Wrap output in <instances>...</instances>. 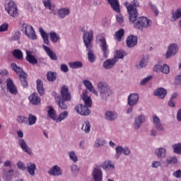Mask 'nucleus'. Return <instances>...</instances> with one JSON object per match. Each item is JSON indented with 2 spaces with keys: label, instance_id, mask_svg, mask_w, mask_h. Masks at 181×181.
I'll use <instances>...</instances> for the list:
<instances>
[{
  "label": "nucleus",
  "instance_id": "37998d69",
  "mask_svg": "<svg viewBox=\"0 0 181 181\" xmlns=\"http://www.w3.org/2000/svg\"><path fill=\"white\" fill-rule=\"evenodd\" d=\"M69 65L71 69H81L83 67V63L80 61L70 62Z\"/></svg>",
  "mask_w": 181,
  "mask_h": 181
},
{
  "label": "nucleus",
  "instance_id": "4468645a",
  "mask_svg": "<svg viewBox=\"0 0 181 181\" xmlns=\"http://www.w3.org/2000/svg\"><path fill=\"white\" fill-rule=\"evenodd\" d=\"M92 177L94 181H103V170L98 166L93 168Z\"/></svg>",
  "mask_w": 181,
  "mask_h": 181
},
{
  "label": "nucleus",
  "instance_id": "de8ad7c7",
  "mask_svg": "<svg viewBox=\"0 0 181 181\" xmlns=\"http://www.w3.org/2000/svg\"><path fill=\"white\" fill-rule=\"evenodd\" d=\"M42 3L44 6H45L47 9H49V11H54V8H56V6L53 5L52 1H42Z\"/></svg>",
  "mask_w": 181,
  "mask_h": 181
},
{
  "label": "nucleus",
  "instance_id": "338daca9",
  "mask_svg": "<svg viewBox=\"0 0 181 181\" xmlns=\"http://www.w3.org/2000/svg\"><path fill=\"white\" fill-rule=\"evenodd\" d=\"M116 153H119V155L122 154V152L124 151V148L121 146H118L115 148Z\"/></svg>",
  "mask_w": 181,
  "mask_h": 181
},
{
  "label": "nucleus",
  "instance_id": "7c9ffc66",
  "mask_svg": "<svg viewBox=\"0 0 181 181\" xmlns=\"http://www.w3.org/2000/svg\"><path fill=\"white\" fill-rule=\"evenodd\" d=\"M155 154L156 155L157 158H158V159H163V158H165L166 156V148H157L155 151Z\"/></svg>",
  "mask_w": 181,
  "mask_h": 181
},
{
  "label": "nucleus",
  "instance_id": "4c0bfd02",
  "mask_svg": "<svg viewBox=\"0 0 181 181\" xmlns=\"http://www.w3.org/2000/svg\"><path fill=\"white\" fill-rule=\"evenodd\" d=\"M181 18V8H177L175 12H172L171 21L172 22H176L177 19Z\"/></svg>",
  "mask_w": 181,
  "mask_h": 181
},
{
  "label": "nucleus",
  "instance_id": "79ce46f5",
  "mask_svg": "<svg viewBox=\"0 0 181 181\" xmlns=\"http://www.w3.org/2000/svg\"><path fill=\"white\" fill-rule=\"evenodd\" d=\"M28 120V125H35L36 124V122L37 121V117L36 116L29 114L28 117L27 118V121Z\"/></svg>",
  "mask_w": 181,
  "mask_h": 181
},
{
  "label": "nucleus",
  "instance_id": "6e6552de",
  "mask_svg": "<svg viewBox=\"0 0 181 181\" xmlns=\"http://www.w3.org/2000/svg\"><path fill=\"white\" fill-rule=\"evenodd\" d=\"M5 9L12 18H15L18 15V7L13 1H10L7 3L5 5Z\"/></svg>",
  "mask_w": 181,
  "mask_h": 181
},
{
  "label": "nucleus",
  "instance_id": "423d86ee",
  "mask_svg": "<svg viewBox=\"0 0 181 181\" xmlns=\"http://www.w3.org/2000/svg\"><path fill=\"white\" fill-rule=\"evenodd\" d=\"M21 31L25 35V36L28 37L29 39H32V40H36V39H37L33 27L26 23L22 24Z\"/></svg>",
  "mask_w": 181,
  "mask_h": 181
},
{
  "label": "nucleus",
  "instance_id": "c9c22d12",
  "mask_svg": "<svg viewBox=\"0 0 181 181\" xmlns=\"http://www.w3.org/2000/svg\"><path fill=\"white\" fill-rule=\"evenodd\" d=\"M12 55L17 60H23V52L21 49H16L13 51Z\"/></svg>",
  "mask_w": 181,
  "mask_h": 181
},
{
  "label": "nucleus",
  "instance_id": "2f4dec72",
  "mask_svg": "<svg viewBox=\"0 0 181 181\" xmlns=\"http://www.w3.org/2000/svg\"><path fill=\"white\" fill-rule=\"evenodd\" d=\"M100 168L105 170V169H107L108 170H111V169L115 168V165L112 163V161L108 160L105 161L103 163L101 164Z\"/></svg>",
  "mask_w": 181,
  "mask_h": 181
},
{
  "label": "nucleus",
  "instance_id": "a211bd4d",
  "mask_svg": "<svg viewBox=\"0 0 181 181\" xmlns=\"http://www.w3.org/2000/svg\"><path fill=\"white\" fill-rule=\"evenodd\" d=\"M127 47H135L138 45V37L135 35H129L126 40Z\"/></svg>",
  "mask_w": 181,
  "mask_h": 181
},
{
  "label": "nucleus",
  "instance_id": "2eb2a0df",
  "mask_svg": "<svg viewBox=\"0 0 181 181\" xmlns=\"http://www.w3.org/2000/svg\"><path fill=\"white\" fill-rule=\"evenodd\" d=\"M14 175L19 176V172L18 170L15 171L13 168H11L8 172L4 174L3 179L4 181H12Z\"/></svg>",
  "mask_w": 181,
  "mask_h": 181
},
{
  "label": "nucleus",
  "instance_id": "b1692460",
  "mask_svg": "<svg viewBox=\"0 0 181 181\" xmlns=\"http://www.w3.org/2000/svg\"><path fill=\"white\" fill-rule=\"evenodd\" d=\"M18 145L21 146V149L24 151L26 153H28V155H32V151L29 149V146H28V144H26V141H25V139H18Z\"/></svg>",
  "mask_w": 181,
  "mask_h": 181
},
{
  "label": "nucleus",
  "instance_id": "473e14b6",
  "mask_svg": "<svg viewBox=\"0 0 181 181\" xmlns=\"http://www.w3.org/2000/svg\"><path fill=\"white\" fill-rule=\"evenodd\" d=\"M81 130L84 131L85 134H90V131H91V124H90V121L85 120L83 122Z\"/></svg>",
  "mask_w": 181,
  "mask_h": 181
},
{
  "label": "nucleus",
  "instance_id": "ddd939ff",
  "mask_svg": "<svg viewBox=\"0 0 181 181\" xmlns=\"http://www.w3.org/2000/svg\"><path fill=\"white\" fill-rule=\"evenodd\" d=\"M99 42H100V46L103 52V57L105 59H108V45H107L105 37H100L99 38Z\"/></svg>",
  "mask_w": 181,
  "mask_h": 181
},
{
  "label": "nucleus",
  "instance_id": "cd10ccee",
  "mask_svg": "<svg viewBox=\"0 0 181 181\" xmlns=\"http://www.w3.org/2000/svg\"><path fill=\"white\" fill-rule=\"evenodd\" d=\"M105 118L107 121H110V122L115 121V119L118 118V114H117V112H115L107 111L105 113Z\"/></svg>",
  "mask_w": 181,
  "mask_h": 181
},
{
  "label": "nucleus",
  "instance_id": "09e8293b",
  "mask_svg": "<svg viewBox=\"0 0 181 181\" xmlns=\"http://www.w3.org/2000/svg\"><path fill=\"white\" fill-rule=\"evenodd\" d=\"M16 121L18 124H28V117L25 116L17 117Z\"/></svg>",
  "mask_w": 181,
  "mask_h": 181
},
{
  "label": "nucleus",
  "instance_id": "e433bc0d",
  "mask_svg": "<svg viewBox=\"0 0 181 181\" xmlns=\"http://www.w3.org/2000/svg\"><path fill=\"white\" fill-rule=\"evenodd\" d=\"M125 56H127V52H125V51L117 50V51H116L113 59L115 60H116V62H118V59H124V57H125Z\"/></svg>",
  "mask_w": 181,
  "mask_h": 181
},
{
  "label": "nucleus",
  "instance_id": "1a4fd4ad",
  "mask_svg": "<svg viewBox=\"0 0 181 181\" xmlns=\"http://www.w3.org/2000/svg\"><path fill=\"white\" fill-rule=\"evenodd\" d=\"M93 30L83 32V42L86 48L93 47Z\"/></svg>",
  "mask_w": 181,
  "mask_h": 181
},
{
  "label": "nucleus",
  "instance_id": "c756f323",
  "mask_svg": "<svg viewBox=\"0 0 181 181\" xmlns=\"http://www.w3.org/2000/svg\"><path fill=\"white\" fill-rule=\"evenodd\" d=\"M26 169L30 176H35L36 172V164L32 163H27Z\"/></svg>",
  "mask_w": 181,
  "mask_h": 181
},
{
  "label": "nucleus",
  "instance_id": "ea45409f",
  "mask_svg": "<svg viewBox=\"0 0 181 181\" xmlns=\"http://www.w3.org/2000/svg\"><path fill=\"white\" fill-rule=\"evenodd\" d=\"M48 108V117H49L51 119L56 121V119H57V117L56 116V110H54V108H53L52 106H49Z\"/></svg>",
  "mask_w": 181,
  "mask_h": 181
},
{
  "label": "nucleus",
  "instance_id": "5fc2aeb1",
  "mask_svg": "<svg viewBox=\"0 0 181 181\" xmlns=\"http://www.w3.org/2000/svg\"><path fill=\"white\" fill-rule=\"evenodd\" d=\"M148 5L149 6H151L152 11H153L156 16H158L159 15V10H158V8L156 7V6L153 5L152 2H149Z\"/></svg>",
  "mask_w": 181,
  "mask_h": 181
},
{
  "label": "nucleus",
  "instance_id": "9d476101",
  "mask_svg": "<svg viewBox=\"0 0 181 181\" xmlns=\"http://www.w3.org/2000/svg\"><path fill=\"white\" fill-rule=\"evenodd\" d=\"M179 52V45L176 43H172L170 44L168 47V50L165 54L166 59H170V57H173V56H175L176 53Z\"/></svg>",
  "mask_w": 181,
  "mask_h": 181
},
{
  "label": "nucleus",
  "instance_id": "13d9d810",
  "mask_svg": "<svg viewBox=\"0 0 181 181\" xmlns=\"http://www.w3.org/2000/svg\"><path fill=\"white\" fill-rule=\"evenodd\" d=\"M167 162L168 163H177V158L174 156V157H169L167 158Z\"/></svg>",
  "mask_w": 181,
  "mask_h": 181
},
{
  "label": "nucleus",
  "instance_id": "49530a36",
  "mask_svg": "<svg viewBox=\"0 0 181 181\" xmlns=\"http://www.w3.org/2000/svg\"><path fill=\"white\" fill-rule=\"evenodd\" d=\"M67 117H69V112L64 111L62 113L59 114V117L57 119V121H58V122H62V121L66 119Z\"/></svg>",
  "mask_w": 181,
  "mask_h": 181
},
{
  "label": "nucleus",
  "instance_id": "c85d7f7f",
  "mask_svg": "<svg viewBox=\"0 0 181 181\" xmlns=\"http://www.w3.org/2000/svg\"><path fill=\"white\" fill-rule=\"evenodd\" d=\"M86 52H88V60H89L90 63H94V62H95L96 57L93 51V47L86 48Z\"/></svg>",
  "mask_w": 181,
  "mask_h": 181
},
{
  "label": "nucleus",
  "instance_id": "e2e57ef3",
  "mask_svg": "<svg viewBox=\"0 0 181 181\" xmlns=\"http://www.w3.org/2000/svg\"><path fill=\"white\" fill-rule=\"evenodd\" d=\"M61 71L67 73L69 71V66L66 64H61Z\"/></svg>",
  "mask_w": 181,
  "mask_h": 181
},
{
  "label": "nucleus",
  "instance_id": "6e6d98bb",
  "mask_svg": "<svg viewBox=\"0 0 181 181\" xmlns=\"http://www.w3.org/2000/svg\"><path fill=\"white\" fill-rule=\"evenodd\" d=\"M21 39V32L16 31L14 34H13V36L11 37V40H19Z\"/></svg>",
  "mask_w": 181,
  "mask_h": 181
},
{
  "label": "nucleus",
  "instance_id": "f3484780",
  "mask_svg": "<svg viewBox=\"0 0 181 181\" xmlns=\"http://www.w3.org/2000/svg\"><path fill=\"white\" fill-rule=\"evenodd\" d=\"M47 173L51 176H62L63 175V170L59 165H54L49 169Z\"/></svg>",
  "mask_w": 181,
  "mask_h": 181
},
{
  "label": "nucleus",
  "instance_id": "bf43d9fd",
  "mask_svg": "<svg viewBox=\"0 0 181 181\" xmlns=\"http://www.w3.org/2000/svg\"><path fill=\"white\" fill-rule=\"evenodd\" d=\"M152 80V76H148L146 78H144L143 80H141L140 84L141 86H145V84H146V83H148V81Z\"/></svg>",
  "mask_w": 181,
  "mask_h": 181
},
{
  "label": "nucleus",
  "instance_id": "39448f33",
  "mask_svg": "<svg viewBox=\"0 0 181 181\" xmlns=\"http://www.w3.org/2000/svg\"><path fill=\"white\" fill-rule=\"evenodd\" d=\"M11 67L12 70L16 71L17 74L19 76V80L24 88H26L28 87V74H26L25 71H23V69L18 66V65L16 63H11Z\"/></svg>",
  "mask_w": 181,
  "mask_h": 181
},
{
  "label": "nucleus",
  "instance_id": "5701e85b",
  "mask_svg": "<svg viewBox=\"0 0 181 181\" xmlns=\"http://www.w3.org/2000/svg\"><path fill=\"white\" fill-rule=\"evenodd\" d=\"M42 47L46 52L47 56H49V57L51 59V60H54V62L57 60V55L56 54V53H54V52H53V50H52V49H50V47L46 45H42Z\"/></svg>",
  "mask_w": 181,
  "mask_h": 181
},
{
  "label": "nucleus",
  "instance_id": "6ab92c4d",
  "mask_svg": "<svg viewBox=\"0 0 181 181\" xmlns=\"http://www.w3.org/2000/svg\"><path fill=\"white\" fill-rule=\"evenodd\" d=\"M117 64V60H115L114 58L106 59L103 62V69H105L106 70H110V69H114V66Z\"/></svg>",
  "mask_w": 181,
  "mask_h": 181
},
{
  "label": "nucleus",
  "instance_id": "8fccbe9b",
  "mask_svg": "<svg viewBox=\"0 0 181 181\" xmlns=\"http://www.w3.org/2000/svg\"><path fill=\"white\" fill-rule=\"evenodd\" d=\"M69 156L71 160H73V162L76 163L77 160H78V158L77 157V155L74 151H71L69 153Z\"/></svg>",
  "mask_w": 181,
  "mask_h": 181
},
{
  "label": "nucleus",
  "instance_id": "aec40b11",
  "mask_svg": "<svg viewBox=\"0 0 181 181\" xmlns=\"http://www.w3.org/2000/svg\"><path fill=\"white\" fill-rule=\"evenodd\" d=\"M25 53H26V57H25L26 62L30 63V64H33V66H35V64H37V59H36V57L32 54L31 51L26 50Z\"/></svg>",
  "mask_w": 181,
  "mask_h": 181
},
{
  "label": "nucleus",
  "instance_id": "4d7b16f0",
  "mask_svg": "<svg viewBox=\"0 0 181 181\" xmlns=\"http://www.w3.org/2000/svg\"><path fill=\"white\" fill-rule=\"evenodd\" d=\"M137 69H144L146 67V63L145 62V58L140 60L139 64L136 65Z\"/></svg>",
  "mask_w": 181,
  "mask_h": 181
},
{
  "label": "nucleus",
  "instance_id": "a18cd8bd",
  "mask_svg": "<svg viewBox=\"0 0 181 181\" xmlns=\"http://www.w3.org/2000/svg\"><path fill=\"white\" fill-rule=\"evenodd\" d=\"M173 149L174 153H176L177 155H181V144H175L173 145Z\"/></svg>",
  "mask_w": 181,
  "mask_h": 181
},
{
  "label": "nucleus",
  "instance_id": "f03ea898",
  "mask_svg": "<svg viewBox=\"0 0 181 181\" xmlns=\"http://www.w3.org/2000/svg\"><path fill=\"white\" fill-rule=\"evenodd\" d=\"M82 98L84 102V105H77L75 107V111H76V112L81 115L87 117V115H90L91 114V110H90L88 108H90L91 105H93V100H91V98L86 95V93H83Z\"/></svg>",
  "mask_w": 181,
  "mask_h": 181
},
{
  "label": "nucleus",
  "instance_id": "864d4df0",
  "mask_svg": "<svg viewBox=\"0 0 181 181\" xmlns=\"http://www.w3.org/2000/svg\"><path fill=\"white\" fill-rule=\"evenodd\" d=\"M16 166L18 169H20V170H23V172L24 170H26V165L25 163H22V161H18L16 163Z\"/></svg>",
  "mask_w": 181,
  "mask_h": 181
},
{
  "label": "nucleus",
  "instance_id": "f257e3e1",
  "mask_svg": "<svg viewBox=\"0 0 181 181\" xmlns=\"http://www.w3.org/2000/svg\"><path fill=\"white\" fill-rule=\"evenodd\" d=\"M60 93L61 95H57L54 97L55 101L61 110H67V101H71V94L66 86L61 88Z\"/></svg>",
  "mask_w": 181,
  "mask_h": 181
},
{
  "label": "nucleus",
  "instance_id": "20e7f679",
  "mask_svg": "<svg viewBox=\"0 0 181 181\" xmlns=\"http://www.w3.org/2000/svg\"><path fill=\"white\" fill-rule=\"evenodd\" d=\"M97 87L102 102L107 103L108 97H111L113 93L111 86L108 83L101 81L98 83Z\"/></svg>",
  "mask_w": 181,
  "mask_h": 181
},
{
  "label": "nucleus",
  "instance_id": "774afa93",
  "mask_svg": "<svg viewBox=\"0 0 181 181\" xmlns=\"http://www.w3.org/2000/svg\"><path fill=\"white\" fill-rule=\"evenodd\" d=\"M123 153L126 156H129V155H131V150L128 147L123 148Z\"/></svg>",
  "mask_w": 181,
  "mask_h": 181
},
{
  "label": "nucleus",
  "instance_id": "dca6fc26",
  "mask_svg": "<svg viewBox=\"0 0 181 181\" xmlns=\"http://www.w3.org/2000/svg\"><path fill=\"white\" fill-rule=\"evenodd\" d=\"M6 87L11 94H14V95H16V94H18V88H16V86H15V84L13 83V81H12L11 78H7L6 80Z\"/></svg>",
  "mask_w": 181,
  "mask_h": 181
},
{
  "label": "nucleus",
  "instance_id": "603ef678",
  "mask_svg": "<svg viewBox=\"0 0 181 181\" xmlns=\"http://www.w3.org/2000/svg\"><path fill=\"white\" fill-rule=\"evenodd\" d=\"M83 85L89 91L94 87L93 86V84L91 83V82L88 80H84Z\"/></svg>",
  "mask_w": 181,
  "mask_h": 181
},
{
  "label": "nucleus",
  "instance_id": "69168bd1",
  "mask_svg": "<svg viewBox=\"0 0 181 181\" xmlns=\"http://www.w3.org/2000/svg\"><path fill=\"white\" fill-rule=\"evenodd\" d=\"M173 175L174 177H176L177 179H180L181 177V170H177L175 173H173Z\"/></svg>",
  "mask_w": 181,
  "mask_h": 181
},
{
  "label": "nucleus",
  "instance_id": "0eeeda50",
  "mask_svg": "<svg viewBox=\"0 0 181 181\" xmlns=\"http://www.w3.org/2000/svg\"><path fill=\"white\" fill-rule=\"evenodd\" d=\"M136 23L134 24L136 29H141V28H151L152 25V21L148 19L145 16L139 17L136 18Z\"/></svg>",
  "mask_w": 181,
  "mask_h": 181
},
{
  "label": "nucleus",
  "instance_id": "4be33fe9",
  "mask_svg": "<svg viewBox=\"0 0 181 181\" xmlns=\"http://www.w3.org/2000/svg\"><path fill=\"white\" fill-rule=\"evenodd\" d=\"M69 15H70V9L69 8H61L57 11V16L60 19H64Z\"/></svg>",
  "mask_w": 181,
  "mask_h": 181
},
{
  "label": "nucleus",
  "instance_id": "a878e982",
  "mask_svg": "<svg viewBox=\"0 0 181 181\" xmlns=\"http://www.w3.org/2000/svg\"><path fill=\"white\" fill-rule=\"evenodd\" d=\"M167 94L168 91L163 88H159L154 91V95H156V97H158L161 100H163Z\"/></svg>",
  "mask_w": 181,
  "mask_h": 181
},
{
  "label": "nucleus",
  "instance_id": "0e129e2a",
  "mask_svg": "<svg viewBox=\"0 0 181 181\" xmlns=\"http://www.w3.org/2000/svg\"><path fill=\"white\" fill-rule=\"evenodd\" d=\"M116 21H117L119 25L124 23V17L122 15L116 16Z\"/></svg>",
  "mask_w": 181,
  "mask_h": 181
},
{
  "label": "nucleus",
  "instance_id": "c03bdc74",
  "mask_svg": "<svg viewBox=\"0 0 181 181\" xmlns=\"http://www.w3.org/2000/svg\"><path fill=\"white\" fill-rule=\"evenodd\" d=\"M49 37L53 43H57V41L59 40V39H60V37L57 35V33L54 31H52L49 33Z\"/></svg>",
  "mask_w": 181,
  "mask_h": 181
},
{
  "label": "nucleus",
  "instance_id": "680f3d73",
  "mask_svg": "<svg viewBox=\"0 0 181 181\" xmlns=\"http://www.w3.org/2000/svg\"><path fill=\"white\" fill-rule=\"evenodd\" d=\"M8 23H3L0 26V32H6L8 30Z\"/></svg>",
  "mask_w": 181,
  "mask_h": 181
},
{
  "label": "nucleus",
  "instance_id": "f8f14e48",
  "mask_svg": "<svg viewBox=\"0 0 181 181\" xmlns=\"http://www.w3.org/2000/svg\"><path fill=\"white\" fill-rule=\"evenodd\" d=\"M139 102V95L138 93H132L127 98V104L129 107H134Z\"/></svg>",
  "mask_w": 181,
  "mask_h": 181
},
{
  "label": "nucleus",
  "instance_id": "a19ab883",
  "mask_svg": "<svg viewBox=\"0 0 181 181\" xmlns=\"http://www.w3.org/2000/svg\"><path fill=\"white\" fill-rule=\"evenodd\" d=\"M124 35H125V30L123 28H121L117 32H116L115 37L117 38V42H121Z\"/></svg>",
  "mask_w": 181,
  "mask_h": 181
},
{
  "label": "nucleus",
  "instance_id": "052dcab7",
  "mask_svg": "<svg viewBox=\"0 0 181 181\" xmlns=\"http://www.w3.org/2000/svg\"><path fill=\"white\" fill-rule=\"evenodd\" d=\"M71 169V172H73V173H74L75 175H77V173H78V171L80 170L78 166H77L76 165H73Z\"/></svg>",
  "mask_w": 181,
  "mask_h": 181
},
{
  "label": "nucleus",
  "instance_id": "f704fd0d",
  "mask_svg": "<svg viewBox=\"0 0 181 181\" xmlns=\"http://www.w3.org/2000/svg\"><path fill=\"white\" fill-rule=\"evenodd\" d=\"M37 90L40 94V95H45V88L43 87V82L42 80H37Z\"/></svg>",
  "mask_w": 181,
  "mask_h": 181
},
{
  "label": "nucleus",
  "instance_id": "9b49d317",
  "mask_svg": "<svg viewBox=\"0 0 181 181\" xmlns=\"http://www.w3.org/2000/svg\"><path fill=\"white\" fill-rule=\"evenodd\" d=\"M145 122V115H141L136 117H135V120L132 124V127L134 131H138L142 125Z\"/></svg>",
  "mask_w": 181,
  "mask_h": 181
},
{
  "label": "nucleus",
  "instance_id": "bb28decb",
  "mask_svg": "<svg viewBox=\"0 0 181 181\" xmlns=\"http://www.w3.org/2000/svg\"><path fill=\"white\" fill-rule=\"evenodd\" d=\"M28 99L33 105H39L40 104V98L37 96V93H36L31 94Z\"/></svg>",
  "mask_w": 181,
  "mask_h": 181
},
{
  "label": "nucleus",
  "instance_id": "3c124183",
  "mask_svg": "<svg viewBox=\"0 0 181 181\" xmlns=\"http://www.w3.org/2000/svg\"><path fill=\"white\" fill-rule=\"evenodd\" d=\"M169 71H170V69H169V66H168V64H164L163 66H161V73L168 74Z\"/></svg>",
  "mask_w": 181,
  "mask_h": 181
},
{
  "label": "nucleus",
  "instance_id": "7ed1b4c3",
  "mask_svg": "<svg viewBox=\"0 0 181 181\" xmlns=\"http://www.w3.org/2000/svg\"><path fill=\"white\" fill-rule=\"evenodd\" d=\"M125 6L127 9L130 23H135L136 18H138V10L136 8H139V1L133 0L131 3L126 2Z\"/></svg>",
  "mask_w": 181,
  "mask_h": 181
},
{
  "label": "nucleus",
  "instance_id": "58836bf2",
  "mask_svg": "<svg viewBox=\"0 0 181 181\" xmlns=\"http://www.w3.org/2000/svg\"><path fill=\"white\" fill-rule=\"evenodd\" d=\"M47 78L48 81H51L52 83H53L54 81H56L57 78V73L49 71L47 74Z\"/></svg>",
  "mask_w": 181,
  "mask_h": 181
},
{
  "label": "nucleus",
  "instance_id": "412c9836",
  "mask_svg": "<svg viewBox=\"0 0 181 181\" xmlns=\"http://www.w3.org/2000/svg\"><path fill=\"white\" fill-rule=\"evenodd\" d=\"M107 1L115 12H117V13L121 12V10L119 9V1L118 0H107Z\"/></svg>",
  "mask_w": 181,
  "mask_h": 181
},
{
  "label": "nucleus",
  "instance_id": "72a5a7b5",
  "mask_svg": "<svg viewBox=\"0 0 181 181\" xmlns=\"http://www.w3.org/2000/svg\"><path fill=\"white\" fill-rule=\"evenodd\" d=\"M40 30V33L44 40V43L45 45H47V46H49V33L45 32V30H43V28H40L39 29Z\"/></svg>",
  "mask_w": 181,
  "mask_h": 181
},
{
  "label": "nucleus",
  "instance_id": "393cba45",
  "mask_svg": "<svg viewBox=\"0 0 181 181\" xmlns=\"http://www.w3.org/2000/svg\"><path fill=\"white\" fill-rule=\"evenodd\" d=\"M153 122L155 128H156L158 131H163V126L162 123H160V119L156 115L153 116Z\"/></svg>",
  "mask_w": 181,
  "mask_h": 181
}]
</instances>
